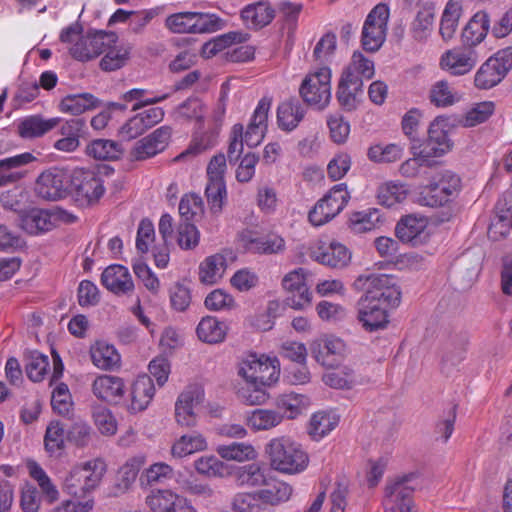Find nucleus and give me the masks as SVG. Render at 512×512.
<instances>
[{
    "mask_svg": "<svg viewBox=\"0 0 512 512\" xmlns=\"http://www.w3.org/2000/svg\"><path fill=\"white\" fill-rule=\"evenodd\" d=\"M354 287L364 291L358 302V319L365 330L373 332L386 328L390 310L401 303L402 292L397 278L382 273L359 275Z\"/></svg>",
    "mask_w": 512,
    "mask_h": 512,
    "instance_id": "1",
    "label": "nucleus"
},
{
    "mask_svg": "<svg viewBox=\"0 0 512 512\" xmlns=\"http://www.w3.org/2000/svg\"><path fill=\"white\" fill-rule=\"evenodd\" d=\"M280 372L276 356L256 352L244 355L237 365V375L244 381L236 389L237 398L247 406L264 405L269 399L266 389L279 381Z\"/></svg>",
    "mask_w": 512,
    "mask_h": 512,
    "instance_id": "2",
    "label": "nucleus"
},
{
    "mask_svg": "<svg viewBox=\"0 0 512 512\" xmlns=\"http://www.w3.org/2000/svg\"><path fill=\"white\" fill-rule=\"evenodd\" d=\"M106 471V463L100 458L73 465L62 478L63 490L72 497H83L84 500H65L51 512H90L94 499L86 496L100 485Z\"/></svg>",
    "mask_w": 512,
    "mask_h": 512,
    "instance_id": "3",
    "label": "nucleus"
},
{
    "mask_svg": "<svg viewBox=\"0 0 512 512\" xmlns=\"http://www.w3.org/2000/svg\"><path fill=\"white\" fill-rule=\"evenodd\" d=\"M270 108L271 100L262 98L258 102L245 131L243 125L239 123L232 127L228 148L230 162L237 160L242 154L244 143L249 147H255L263 141L268 129Z\"/></svg>",
    "mask_w": 512,
    "mask_h": 512,
    "instance_id": "4",
    "label": "nucleus"
},
{
    "mask_svg": "<svg viewBox=\"0 0 512 512\" xmlns=\"http://www.w3.org/2000/svg\"><path fill=\"white\" fill-rule=\"evenodd\" d=\"M271 468L287 475L303 472L309 464V456L302 445L289 436L272 438L265 447Z\"/></svg>",
    "mask_w": 512,
    "mask_h": 512,
    "instance_id": "5",
    "label": "nucleus"
},
{
    "mask_svg": "<svg viewBox=\"0 0 512 512\" xmlns=\"http://www.w3.org/2000/svg\"><path fill=\"white\" fill-rule=\"evenodd\" d=\"M63 43L69 45V52L79 61H88L103 53L105 45L116 41L117 35L113 32L94 31L82 34L79 26H70L60 34Z\"/></svg>",
    "mask_w": 512,
    "mask_h": 512,
    "instance_id": "6",
    "label": "nucleus"
},
{
    "mask_svg": "<svg viewBox=\"0 0 512 512\" xmlns=\"http://www.w3.org/2000/svg\"><path fill=\"white\" fill-rule=\"evenodd\" d=\"M76 220L74 214L60 207H30L19 213L20 227L31 235L42 234L62 224L74 223Z\"/></svg>",
    "mask_w": 512,
    "mask_h": 512,
    "instance_id": "7",
    "label": "nucleus"
},
{
    "mask_svg": "<svg viewBox=\"0 0 512 512\" xmlns=\"http://www.w3.org/2000/svg\"><path fill=\"white\" fill-rule=\"evenodd\" d=\"M165 27L174 34L212 33L222 27V20L213 13L182 11L166 17Z\"/></svg>",
    "mask_w": 512,
    "mask_h": 512,
    "instance_id": "8",
    "label": "nucleus"
},
{
    "mask_svg": "<svg viewBox=\"0 0 512 512\" xmlns=\"http://www.w3.org/2000/svg\"><path fill=\"white\" fill-rule=\"evenodd\" d=\"M350 192L344 183L333 186L308 213V220L314 227H320L335 218L347 205Z\"/></svg>",
    "mask_w": 512,
    "mask_h": 512,
    "instance_id": "9",
    "label": "nucleus"
},
{
    "mask_svg": "<svg viewBox=\"0 0 512 512\" xmlns=\"http://www.w3.org/2000/svg\"><path fill=\"white\" fill-rule=\"evenodd\" d=\"M303 100L318 110L325 109L331 100V70L320 67L306 75L300 86Z\"/></svg>",
    "mask_w": 512,
    "mask_h": 512,
    "instance_id": "10",
    "label": "nucleus"
},
{
    "mask_svg": "<svg viewBox=\"0 0 512 512\" xmlns=\"http://www.w3.org/2000/svg\"><path fill=\"white\" fill-rule=\"evenodd\" d=\"M205 391L199 384L186 386L174 405L175 421L181 427L191 428L198 423V413L205 407Z\"/></svg>",
    "mask_w": 512,
    "mask_h": 512,
    "instance_id": "11",
    "label": "nucleus"
},
{
    "mask_svg": "<svg viewBox=\"0 0 512 512\" xmlns=\"http://www.w3.org/2000/svg\"><path fill=\"white\" fill-rule=\"evenodd\" d=\"M460 187L461 179L455 173L446 171L421 188L418 202L428 207L444 206Z\"/></svg>",
    "mask_w": 512,
    "mask_h": 512,
    "instance_id": "12",
    "label": "nucleus"
},
{
    "mask_svg": "<svg viewBox=\"0 0 512 512\" xmlns=\"http://www.w3.org/2000/svg\"><path fill=\"white\" fill-rule=\"evenodd\" d=\"M512 69V46L497 51L477 70L474 84L478 89L488 90L498 85Z\"/></svg>",
    "mask_w": 512,
    "mask_h": 512,
    "instance_id": "13",
    "label": "nucleus"
},
{
    "mask_svg": "<svg viewBox=\"0 0 512 512\" xmlns=\"http://www.w3.org/2000/svg\"><path fill=\"white\" fill-rule=\"evenodd\" d=\"M310 351L319 365L327 369H337L345 363L349 348L341 338L324 335L310 342Z\"/></svg>",
    "mask_w": 512,
    "mask_h": 512,
    "instance_id": "14",
    "label": "nucleus"
},
{
    "mask_svg": "<svg viewBox=\"0 0 512 512\" xmlns=\"http://www.w3.org/2000/svg\"><path fill=\"white\" fill-rule=\"evenodd\" d=\"M414 477L413 473L406 474L395 478L386 485L383 500L385 512H396L395 508L400 512H417L413 510V488L408 486V482Z\"/></svg>",
    "mask_w": 512,
    "mask_h": 512,
    "instance_id": "15",
    "label": "nucleus"
},
{
    "mask_svg": "<svg viewBox=\"0 0 512 512\" xmlns=\"http://www.w3.org/2000/svg\"><path fill=\"white\" fill-rule=\"evenodd\" d=\"M70 177L66 171L60 168H51L37 178L35 191L45 200H59L68 193Z\"/></svg>",
    "mask_w": 512,
    "mask_h": 512,
    "instance_id": "16",
    "label": "nucleus"
},
{
    "mask_svg": "<svg viewBox=\"0 0 512 512\" xmlns=\"http://www.w3.org/2000/svg\"><path fill=\"white\" fill-rule=\"evenodd\" d=\"M155 393L152 378L146 374L138 375L130 384L124 407L131 414L143 412L152 403Z\"/></svg>",
    "mask_w": 512,
    "mask_h": 512,
    "instance_id": "17",
    "label": "nucleus"
},
{
    "mask_svg": "<svg viewBox=\"0 0 512 512\" xmlns=\"http://www.w3.org/2000/svg\"><path fill=\"white\" fill-rule=\"evenodd\" d=\"M446 123L442 118H436L429 126L428 138L419 147V155L423 158L443 156L452 148V143L445 130Z\"/></svg>",
    "mask_w": 512,
    "mask_h": 512,
    "instance_id": "18",
    "label": "nucleus"
},
{
    "mask_svg": "<svg viewBox=\"0 0 512 512\" xmlns=\"http://www.w3.org/2000/svg\"><path fill=\"white\" fill-rule=\"evenodd\" d=\"M91 389L98 400L110 405L121 403L126 393L123 378L111 374H101L95 377Z\"/></svg>",
    "mask_w": 512,
    "mask_h": 512,
    "instance_id": "19",
    "label": "nucleus"
},
{
    "mask_svg": "<svg viewBox=\"0 0 512 512\" xmlns=\"http://www.w3.org/2000/svg\"><path fill=\"white\" fill-rule=\"evenodd\" d=\"M477 64V54L473 49L453 48L440 58L441 69L453 76H462L473 70Z\"/></svg>",
    "mask_w": 512,
    "mask_h": 512,
    "instance_id": "20",
    "label": "nucleus"
},
{
    "mask_svg": "<svg viewBox=\"0 0 512 512\" xmlns=\"http://www.w3.org/2000/svg\"><path fill=\"white\" fill-rule=\"evenodd\" d=\"M308 271L297 268L288 272L282 279V287L285 291H298L299 295L292 300L291 308L301 311L310 306L312 293L307 285Z\"/></svg>",
    "mask_w": 512,
    "mask_h": 512,
    "instance_id": "21",
    "label": "nucleus"
},
{
    "mask_svg": "<svg viewBox=\"0 0 512 512\" xmlns=\"http://www.w3.org/2000/svg\"><path fill=\"white\" fill-rule=\"evenodd\" d=\"M171 138V129L162 126L148 136L139 140L131 151V156L136 160L153 157L162 152Z\"/></svg>",
    "mask_w": 512,
    "mask_h": 512,
    "instance_id": "22",
    "label": "nucleus"
},
{
    "mask_svg": "<svg viewBox=\"0 0 512 512\" xmlns=\"http://www.w3.org/2000/svg\"><path fill=\"white\" fill-rule=\"evenodd\" d=\"M103 286L115 295H129L134 291V282L127 267L120 264L108 266L101 275Z\"/></svg>",
    "mask_w": 512,
    "mask_h": 512,
    "instance_id": "23",
    "label": "nucleus"
},
{
    "mask_svg": "<svg viewBox=\"0 0 512 512\" xmlns=\"http://www.w3.org/2000/svg\"><path fill=\"white\" fill-rule=\"evenodd\" d=\"M73 186L75 200L81 206L96 203L105 192L103 181L91 172L83 173L81 179L76 177Z\"/></svg>",
    "mask_w": 512,
    "mask_h": 512,
    "instance_id": "24",
    "label": "nucleus"
},
{
    "mask_svg": "<svg viewBox=\"0 0 512 512\" xmlns=\"http://www.w3.org/2000/svg\"><path fill=\"white\" fill-rule=\"evenodd\" d=\"M228 268L227 254L219 252L205 257L198 266V279L204 285L218 284Z\"/></svg>",
    "mask_w": 512,
    "mask_h": 512,
    "instance_id": "25",
    "label": "nucleus"
},
{
    "mask_svg": "<svg viewBox=\"0 0 512 512\" xmlns=\"http://www.w3.org/2000/svg\"><path fill=\"white\" fill-rule=\"evenodd\" d=\"M92 364L103 371H111L119 367L121 356L113 344L105 340H96L89 347Z\"/></svg>",
    "mask_w": 512,
    "mask_h": 512,
    "instance_id": "26",
    "label": "nucleus"
},
{
    "mask_svg": "<svg viewBox=\"0 0 512 512\" xmlns=\"http://www.w3.org/2000/svg\"><path fill=\"white\" fill-rule=\"evenodd\" d=\"M207 437L199 431L187 432L173 442L171 455L174 458H185L195 453L204 452L208 449Z\"/></svg>",
    "mask_w": 512,
    "mask_h": 512,
    "instance_id": "27",
    "label": "nucleus"
},
{
    "mask_svg": "<svg viewBox=\"0 0 512 512\" xmlns=\"http://www.w3.org/2000/svg\"><path fill=\"white\" fill-rule=\"evenodd\" d=\"M35 156L30 152H24L12 157L0 160V184L2 186L16 183L24 177L21 170L24 166L35 161Z\"/></svg>",
    "mask_w": 512,
    "mask_h": 512,
    "instance_id": "28",
    "label": "nucleus"
},
{
    "mask_svg": "<svg viewBox=\"0 0 512 512\" xmlns=\"http://www.w3.org/2000/svg\"><path fill=\"white\" fill-rule=\"evenodd\" d=\"M145 462L146 456L141 453L128 458L118 470L117 481L111 494L119 496L128 491Z\"/></svg>",
    "mask_w": 512,
    "mask_h": 512,
    "instance_id": "29",
    "label": "nucleus"
},
{
    "mask_svg": "<svg viewBox=\"0 0 512 512\" xmlns=\"http://www.w3.org/2000/svg\"><path fill=\"white\" fill-rule=\"evenodd\" d=\"M246 426L252 432L270 431L283 422L280 412L269 408H256L244 416Z\"/></svg>",
    "mask_w": 512,
    "mask_h": 512,
    "instance_id": "30",
    "label": "nucleus"
},
{
    "mask_svg": "<svg viewBox=\"0 0 512 512\" xmlns=\"http://www.w3.org/2000/svg\"><path fill=\"white\" fill-rule=\"evenodd\" d=\"M310 405V398L307 395L295 392L283 393L276 399V407L283 416V420L298 418L308 410Z\"/></svg>",
    "mask_w": 512,
    "mask_h": 512,
    "instance_id": "31",
    "label": "nucleus"
},
{
    "mask_svg": "<svg viewBox=\"0 0 512 512\" xmlns=\"http://www.w3.org/2000/svg\"><path fill=\"white\" fill-rule=\"evenodd\" d=\"M61 121L59 117L45 119L40 115H31L21 119L17 125L19 135L24 139L38 138L55 128Z\"/></svg>",
    "mask_w": 512,
    "mask_h": 512,
    "instance_id": "32",
    "label": "nucleus"
},
{
    "mask_svg": "<svg viewBox=\"0 0 512 512\" xmlns=\"http://www.w3.org/2000/svg\"><path fill=\"white\" fill-rule=\"evenodd\" d=\"M306 114L304 106L296 99L286 100L277 108L278 127L286 132L293 131Z\"/></svg>",
    "mask_w": 512,
    "mask_h": 512,
    "instance_id": "33",
    "label": "nucleus"
},
{
    "mask_svg": "<svg viewBox=\"0 0 512 512\" xmlns=\"http://www.w3.org/2000/svg\"><path fill=\"white\" fill-rule=\"evenodd\" d=\"M185 497L170 489L152 491L146 498V504L151 512H177Z\"/></svg>",
    "mask_w": 512,
    "mask_h": 512,
    "instance_id": "34",
    "label": "nucleus"
},
{
    "mask_svg": "<svg viewBox=\"0 0 512 512\" xmlns=\"http://www.w3.org/2000/svg\"><path fill=\"white\" fill-rule=\"evenodd\" d=\"M228 326L215 316L203 317L196 327V334L200 341L208 344H217L225 340Z\"/></svg>",
    "mask_w": 512,
    "mask_h": 512,
    "instance_id": "35",
    "label": "nucleus"
},
{
    "mask_svg": "<svg viewBox=\"0 0 512 512\" xmlns=\"http://www.w3.org/2000/svg\"><path fill=\"white\" fill-rule=\"evenodd\" d=\"M489 30V18L485 12H477L462 31V43L468 49L481 43Z\"/></svg>",
    "mask_w": 512,
    "mask_h": 512,
    "instance_id": "36",
    "label": "nucleus"
},
{
    "mask_svg": "<svg viewBox=\"0 0 512 512\" xmlns=\"http://www.w3.org/2000/svg\"><path fill=\"white\" fill-rule=\"evenodd\" d=\"M216 452L222 460L238 463L254 461L258 457L256 448L248 442L220 444L216 447Z\"/></svg>",
    "mask_w": 512,
    "mask_h": 512,
    "instance_id": "37",
    "label": "nucleus"
},
{
    "mask_svg": "<svg viewBox=\"0 0 512 512\" xmlns=\"http://www.w3.org/2000/svg\"><path fill=\"white\" fill-rule=\"evenodd\" d=\"M339 420V415L334 411L315 412L310 418L308 433L313 440L319 441L337 427Z\"/></svg>",
    "mask_w": 512,
    "mask_h": 512,
    "instance_id": "38",
    "label": "nucleus"
},
{
    "mask_svg": "<svg viewBox=\"0 0 512 512\" xmlns=\"http://www.w3.org/2000/svg\"><path fill=\"white\" fill-rule=\"evenodd\" d=\"M241 17L247 27L258 29L268 25L273 20L274 10L268 2H258L243 8Z\"/></svg>",
    "mask_w": 512,
    "mask_h": 512,
    "instance_id": "39",
    "label": "nucleus"
},
{
    "mask_svg": "<svg viewBox=\"0 0 512 512\" xmlns=\"http://www.w3.org/2000/svg\"><path fill=\"white\" fill-rule=\"evenodd\" d=\"M131 51L129 43L118 41L105 45V56L101 59L100 66L105 71H113L121 68L127 62Z\"/></svg>",
    "mask_w": 512,
    "mask_h": 512,
    "instance_id": "40",
    "label": "nucleus"
},
{
    "mask_svg": "<svg viewBox=\"0 0 512 512\" xmlns=\"http://www.w3.org/2000/svg\"><path fill=\"white\" fill-rule=\"evenodd\" d=\"M99 104V99L90 93L70 94L60 101L59 110L76 116L97 108Z\"/></svg>",
    "mask_w": 512,
    "mask_h": 512,
    "instance_id": "41",
    "label": "nucleus"
},
{
    "mask_svg": "<svg viewBox=\"0 0 512 512\" xmlns=\"http://www.w3.org/2000/svg\"><path fill=\"white\" fill-rule=\"evenodd\" d=\"M249 35L240 31H232L221 36H218L206 42L201 50L203 57L211 58L230 47L233 44L244 43L247 41Z\"/></svg>",
    "mask_w": 512,
    "mask_h": 512,
    "instance_id": "42",
    "label": "nucleus"
},
{
    "mask_svg": "<svg viewBox=\"0 0 512 512\" xmlns=\"http://www.w3.org/2000/svg\"><path fill=\"white\" fill-rule=\"evenodd\" d=\"M66 438L64 426L59 421H51L44 436L46 452L52 457H59L65 448Z\"/></svg>",
    "mask_w": 512,
    "mask_h": 512,
    "instance_id": "43",
    "label": "nucleus"
},
{
    "mask_svg": "<svg viewBox=\"0 0 512 512\" xmlns=\"http://www.w3.org/2000/svg\"><path fill=\"white\" fill-rule=\"evenodd\" d=\"M460 94L446 80L435 82L429 91L430 102L438 108H446L460 100Z\"/></svg>",
    "mask_w": 512,
    "mask_h": 512,
    "instance_id": "44",
    "label": "nucleus"
},
{
    "mask_svg": "<svg viewBox=\"0 0 512 512\" xmlns=\"http://www.w3.org/2000/svg\"><path fill=\"white\" fill-rule=\"evenodd\" d=\"M461 0H449L442 14L439 32L443 40L453 38L461 15Z\"/></svg>",
    "mask_w": 512,
    "mask_h": 512,
    "instance_id": "45",
    "label": "nucleus"
},
{
    "mask_svg": "<svg viewBox=\"0 0 512 512\" xmlns=\"http://www.w3.org/2000/svg\"><path fill=\"white\" fill-rule=\"evenodd\" d=\"M426 226L425 218L408 215L397 223L395 233L400 241L409 243L420 236Z\"/></svg>",
    "mask_w": 512,
    "mask_h": 512,
    "instance_id": "46",
    "label": "nucleus"
},
{
    "mask_svg": "<svg viewBox=\"0 0 512 512\" xmlns=\"http://www.w3.org/2000/svg\"><path fill=\"white\" fill-rule=\"evenodd\" d=\"M173 475L172 466L165 462H155L142 471L139 482L142 487H150L166 483L173 478Z\"/></svg>",
    "mask_w": 512,
    "mask_h": 512,
    "instance_id": "47",
    "label": "nucleus"
},
{
    "mask_svg": "<svg viewBox=\"0 0 512 512\" xmlns=\"http://www.w3.org/2000/svg\"><path fill=\"white\" fill-rule=\"evenodd\" d=\"M218 132L212 129L204 132H196L188 148L180 153L175 160H184L189 156H196L214 147L217 144Z\"/></svg>",
    "mask_w": 512,
    "mask_h": 512,
    "instance_id": "48",
    "label": "nucleus"
},
{
    "mask_svg": "<svg viewBox=\"0 0 512 512\" xmlns=\"http://www.w3.org/2000/svg\"><path fill=\"white\" fill-rule=\"evenodd\" d=\"M193 467L207 478H222L227 474L228 465L215 455H202L193 462Z\"/></svg>",
    "mask_w": 512,
    "mask_h": 512,
    "instance_id": "49",
    "label": "nucleus"
},
{
    "mask_svg": "<svg viewBox=\"0 0 512 512\" xmlns=\"http://www.w3.org/2000/svg\"><path fill=\"white\" fill-rule=\"evenodd\" d=\"M349 258L350 253L347 248L338 242H331L323 253L314 254L315 261L333 268L343 267Z\"/></svg>",
    "mask_w": 512,
    "mask_h": 512,
    "instance_id": "50",
    "label": "nucleus"
},
{
    "mask_svg": "<svg viewBox=\"0 0 512 512\" xmlns=\"http://www.w3.org/2000/svg\"><path fill=\"white\" fill-rule=\"evenodd\" d=\"M234 478L240 486L257 487L266 483L265 470L258 463L237 467Z\"/></svg>",
    "mask_w": 512,
    "mask_h": 512,
    "instance_id": "51",
    "label": "nucleus"
},
{
    "mask_svg": "<svg viewBox=\"0 0 512 512\" xmlns=\"http://www.w3.org/2000/svg\"><path fill=\"white\" fill-rule=\"evenodd\" d=\"M293 494V487L287 482L276 480L271 485L259 491V497L264 505H279L287 502Z\"/></svg>",
    "mask_w": 512,
    "mask_h": 512,
    "instance_id": "52",
    "label": "nucleus"
},
{
    "mask_svg": "<svg viewBox=\"0 0 512 512\" xmlns=\"http://www.w3.org/2000/svg\"><path fill=\"white\" fill-rule=\"evenodd\" d=\"M495 104L492 101L475 103L462 116L460 123L463 127L471 128L486 122L494 113Z\"/></svg>",
    "mask_w": 512,
    "mask_h": 512,
    "instance_id": "53",
    "label": "nucleus"
},
{
    "mask_svg": "<svg viewBox=\"0 0 512 512\" xmlns=\"http://www.w3.org/2000/svg\"><path fill=\"white\" fill-rule=\"evenodd\" d=\"M204 305L209 311L229 312L237 307V302L227 290L217 288L207 294Z\"/></svg>",
    "mask_w": 512,
    "mask_h": 512,
    "instance_id": "54",
    "label": "nucleus"
},
{
    "mask_svg": "<svg viewBox=\"0 0 512 512\" xmlns=\"http://www.w3.org/2000/svg\"><path fill=\"white\" fill-rule=\"evenodd\" d=\"M408 188L400 182L389 181L382 184L378 189L379 202L387 207H392L403 202L408 195Z\"/></svg>",
    "mask_w": 512,
    "mask_h": 512,
    "instance_id": "55",
    "label": "nucleus"
},
{
    "mask_svg": "<svg viewBox=\"0 0 512 512\" xmlns=\"http://www.w3.org/2000/svg\"><path fill=\"white\" fill-rule=\"evenodd\" d=\"M27 467L30 476L38 483L47 501L50 503L56 501L59 497V491L43 468L34 461L29 462Z\"/></svg>",
    "mask_w": 512,
    "mask_h": 512,
    "instance_id": "56",
    "label": "nucleus"
},
{
    "mask_svg": "<svg viewBox=\"0 0 512 512\" xmlns=\"http://www.w3.org/2000/svg\"><path fill=\"white\" fill-rule=\"evenodd\" d=\"M435 19V12L432 6H423L412 22L411 31L417 40L425 39L430 33Z\"/></svg>",
    "mask_w": 512,
    "mask_h": 512,
    "instance_id": "57",
    "label": "nucleus"
},
{
    "mask_svg": "<svg viewBox=\"0 0 512 512\" xmlns=\"http://www.w3.org/2000/svg\"><path fill=\"white\" fill-rule=\"evenodd\" d=\"M87 154L99 160H114L120 156L121 149L114 141L97 139L87 146Z\"/></svg>",
    "mask_w": 512,
    "mask_h": 512,
    "instance_id": "58",
    "label": "nucleus"
},
{
    "mask_svg": "<svg viewBox=\"0 0 512 512\" xmlns=\"http://www.w3.org/2000/svg\"><path fill=\"white\" fill-rule=\"evenodd\" d=\"M352 67L350 64L343 69L336 90V99L343 110H352Z\"/></svg>",
    "mask_w": 512,
    "mask_h": 512,
    "instance_id": "59",
    "label": "nucleus"
},
{
    "mask_svg": "<svg viewBox=\"0 0 512 512\" xmlns=\"http://www.w3.org/2000/svg\"><path fill=\"white\" fill-rule=\"evenodd\" d=\"M235 512H269L257 493H239L232 501Z\"/></svg>",
    "mask_w": 512,
    "mask_h": 512,
    "instance_id": "60",
    "label": "nucleus"
},
{
    "mask_svg": "<svg viewBox=\"0 0 512 512\" xmlns=\"http://www.w3.org/2000/svg\"><path fill=\"white\" fill-rule=\"evenodd\" d=\"M208 204L213 213H220L227 199L225 181H208L205 189Z\"/></svg>",
    "mask_w": 512,
    "mask_h": 512,
    "instance_id": "61",
    "label": "nucleus"
},
{
    "mask_svg": "<svg viewBox=\"0 0 512 512\" xmlns=\"http://www.w3.org/2000/svg\"><path fill=\"white\" fill-rule=\"evenodd\" d=\"M403 147L397 144L374 145L368 150L370 160L378 163H392L399 160L403 155Z\"/></svg>",
    "mask_w": 512,
    "mask_h": 512,
    "instance_id": "62",
    "label": "nucleus"
},
{
    "mask_svg": "<svg viewBox=\"0 0 512 512\" xmlns=\"http://www.w3.org/2000/svg\"><path fill=\"white\" fill-rule=\"evenodd\" d=\"M92 416L96 428L102 435L112 436L117 432V420L110 409L98 406L93 410Z\"/></svg>",
    "mask_w": 512,
    "mask_h": 512,
    "instance_id": "63",
    "label": "nucleus"
},
{
    "mask_svg": "<svg viewBox=\"0 0 512 512\" xmlns=\"http://www.w3.org/2000/svg\"><path fill=\"white\" fill-rule=\"evenodd\" d=\"M175 115L177 118L202 122L206 115V108L200 99L189 98L177 107Z\"/></svg>",
    "mask_w": 512,
    "mask_h": 512,
    "instance_id": "64",
    "label": "nucleus"
}]
</instances>
